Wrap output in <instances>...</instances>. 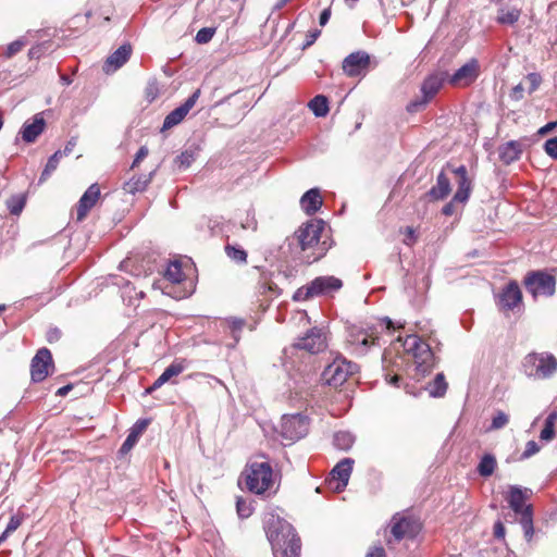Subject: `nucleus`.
<instances>
[{
  "instance_id": "27",
  "label": "nucleus",
  "mask_w": 557,
  "mask_h": 557,
  "mask_svg": "<svg viewBox=\"0 0 557 557\" xmlns=\"http://www.w3.org/2000/svg\"><path fill=\"white\" fill-rule=\"evenodd\" d=\"M148 424L149 420L147 419H139L134 423V425L129 430L128 435L126 436L125 441L123 442L120 448L121 454L128 453L135 446V444L138 442L140 434L146 430Z\"/></svg>"
},
{
  "instance_id": "28",
  "label": "nucleus",
  "mask_w": 557,
  "mask_h": 557,
  "mask_svg": "<svg viewBox=\"0 0 557 557\" xmlns=\"http://www.w3.org/2000/svg\"><path fill=\"white\" fill-rule=\"evenodd\" d=\"M156 170L150 171L147 174H140L138 176H133L127 182L124 183L123 189L127 194L135 195L136 193H141L146 190L148 185L150 184Z\"/></svg>"
},
{
  "instance_id": "30",
  "label": "nucleus",
  "mask_w": 557,
  "mask_h": 557,
  "mask_svg": "<svg viewBox=\"0 0 557 557\" xmlns=\"http://www.w3.org/2000/svg\"><path fill=\"white\" fill-rule=\"evenodd\" d=\"M497 467L496 458L493 454L486 453L480 459L476 471L483 478L491 476Z\"/></svg>"
},
{
  "instance_id": "64",
  "label": "nucleus",
  "mask_w": 557,
  "mask_h": 557,
  "mask_svg": "<svg viewBox=\"0 0 557 557\" xmlns=\"http://www.w3.org/2000/svg\"><path fill=\"white\" fill-rule=\"evenodd\" d=\"M47 337H48V342H50V343L57 342L61 337V332L57 327L55 329H51V330H49V332L47 334Z\"/></svg>"
},
{
  "instance_id": "1",
  "label": "nucleus",
  "mask_w": 557,
  "mask_h": 557,
  "mask_svg": "<svg viewBox=\"0 0 557 557\" xmlns=\"http://www.w3.org/2000/svg\"><path fill=\"white\" fill-rule=\"evenodd\" d=\"M263 528L275 557H299L301 541L295 528L274 512H267Z\"/></svg>"
},
{
  "instance_id": "43",
  "label": "nucleus",
  "mask_w": 557,
  "mask_h": 557,
  "mask_svg": "<svg viewBox=\"0 0 557 557\" xmlns=\"http://www.w3.org/2000/svg\"><path fill=\"white\" fill-rule=\"evenodd\" d=\"M214 34H215V28L202 27L197 32L195 39L198 44H207L212 39Z\"/></svg>"
},
{
  "instance_id": "62",
  "label": "nucleus",
  "mask_w": 557,
  "mask_h": 557,
  "mask_svg": "<svg viewBox=\"0 0 557 557\" xmlns=\"http://www.w3.org/2000/svg\"><path fill=\"white\" fill-rule=\"evenodd\" d=\"M330 17H331V8H326V9H324V10L321 12V14H320V16H319V24H320L321 26L326 25V24H327V22H329V20H330Z\"/></svg>"
},
{
  "instance_id": "39",
  "label": "nucleus",
  "mask_w": 557,
  "mask_h": 557,
  "mask_svg": "<svg viewBox=\"0 0 557 557\" xmlns=\"http://www.w3.org/2000/svg\"><path fill=\"white\" fill-rule=\"evenodd\" d=\"M227 322L231 329L232 337L234 338V343L230 344L228 347L234 348L240 339V332L245 326V320L232 317L227 320Z\"/></svg>"
},
{
  "instance_id": "55",
  "label": "nucleus",
  "mask_w": 557,
  "mask_h": 557,
  "mask_svg": "<svg viewBox=\"0 0 557 557\" xmlns=\"http://www.w3.org/2000/svg\"><path fill=\"white\" fill-rule=\"evenodd\" d=\"M505 534H506V530H505L504 523L500 520H497L494 523V536H495V539L504 541L505 540Z\"/></svg>"
},
{
  "instance_id": "2",
  "label": "nucleus",
  "mask_w": 557,
  "mask_h": 557,
  "mask_svg": "<svg viewBox=\"0 0 557 557\" xmlns=\"http://www.w3.org/2000/svg\"><path fill=\"white\" fill-rule=\"evenodd\" d=\"M325 222L321 219H311L295 232V239L301 252L302 260L309 264L320 260L327 251L326 242H321Z\"/></svg>"
},
{
  "instance_id": "6",
  "label": "nucleus",
  "mask_w": 557,
  "mask_h": 557,
  "mask_svg": "<svg viewBox=\"0 0 557 557\" xmlns=\"http://www.w3.org/2000/svg\"><path fill=\"white\" fill-rule=\"evenodd\" d=\"M523 368L529 376L548 379L557 371V359L549 352H532L525 356Z\"/></svg>"
},
{
  "instance_id": "34",
  "label": "nucleus",
  "mask_w": 557,
  "mask_h": 557,
  "mask_svg": "<svg viewBox=\"0 0 557 557\" xmlns=\"http://www.w3.org/2000/svg\"><path fill=\"white\" fill-rule=\"evenodd\" d=\"M355 443V436L348 431H338L333 436V445L341 450H349Z\"/></svg>"
},
{
  "instance_id": "22",
  "label": "nucleus",
  "mask_w": 557,
  "mask_h": 557,
  "mask_svg": "<svg viewBox=\"0 0 557 557\" xmlns=\"http://www.w3.org/2000/svg\"><path fill=\"white\" fill-rule=\"evenodd\" d=\"M46 121L41 114L34 115L32 122L26 121L20 129L22 139L27 143H34L37 137L45 131Z\"/></svg>"
},
{
  "instance_id": "57",
  "label": "nucleus",
  "mask_w": 557,
  "mask_h": 557,
  "mask_svg": "<svg viewBox=\"0 0 557 557\" xmlns=\"http://www.w3.org/2000/svg\"><path fill=\"white\" fill-rule=\"evenodd\" d=\"M356 342H357V345H358L357 351L360 352V354H364L368 350V348L370 347V344H371L370 339L366 335H363L362 338H360V339L357 338Z\"/></svg>"
},
{
  "instance_id": "56",
  "label": "nucleus",
  "mask_w": 557,
  "mask_h": 557,
  "mask_svg": "<svg viewBox=\"0 0 557 557\" xmlns=\"http://www.w3.org/2000/svg\"><path fill=\"white\" fill-rule=\"evenodd\" d=\"M524 88L521 84L516 85L510 91V99L513 101H519L523 98Z\"/></svg>"
},
{
  "instance_id": "47",
  "label": "nucleus",
  "mask_w": 557,
  "mask_h": 557,
  "mask_svg": "<svg viewBox=\"0 0 557 557\" xmlns=\"http://www.w3.org/2000/svg\"><path fill=\"white\" fill-rule=\"evenodd\" d=\"M555 426L549 423H544V428L540 433V440L543 442H550L555 437Z\"/></svg>"
},
{
  "instance_id": "5",
  "label": "nucleus",
  "mask_w": 557,
  "mask_h": 557,
  "mask_svg": "<svg viewBox=\"0 0 557 557\" xmlns=\"http://www.w3.org/2000/svg\"><path fill=\"white\" fill-rule=\"evenodd\" d=\"M556 277L546 271H530L523 278V285L534 299L539 297H552L556 292Z\"/></svg>"
},
{
  "instance_id": "35",
  "label": "nucleus",
  "mask_w": 557,
  "mask_h": 557,
  "mask_svg": "<svg viewBox=\"0 0 557 557\" xmlns=\"http://www.w3.org/2000/svg\"><path fill=\"white\" fill-rule=\"evenodd\" d=\"M164 276L168 281L174 284H178L184 280V273L180 261H171L164 272Z\"/></svg>"
},
{
  "instance_id": "12",
  "label": "nucleus",
  "mask_w": 557,
  "mask_h": 557,
  "mask_svg": "<svg viewBox=\"0 0 557 557\" xmlns=\"http://www.w3.org/2000/svg\"><path fill=\"white\" fill-rule=\"evenodd\" d=\"M326 336L323 329L312 327L305 336L299 337L295 343V347L304 349L310 354H319L326 348Z\"/></svg>"
},
{
  "instance_id": "11",
  "label": "nucleus",
  "mask_w": 557,
  "mask_h": 557,
  "mask_svg": "<svg viewBox=\"0 0 557 557\" xmlns=\"http://www.w3.org/2000/svg\"><path fill=\"white\" fill-rule=\"evenodd\" d=\"M479 76V61L475 58H472L448 77V83L453 86L467 87L473 84Z\"/></svg>"
},
{
  "instance_id": "31",
  "label": "nucleus",
  "mask_w": 557,
  "mask_h": 557,
  "mask_svg": "<svg viewBox=\"0 0 557 557\" xmlns=\"http://www.w3.org/2000/svg\"><path fill=\"white\" fill-rule=\"evenodd\" d=\"M431 397H443L447 391V382L443 373H437L434 380L426 386Z\"/></svg>"
},
{
  "instance_id": "20",
  "label": "nucleus",
  "mask_w": 557,
  "mask_h": 557,
  "mask_svg": "<svg viewBox=\"0 0 557 557\" xmlns=\"http://www.w3.org/2000/svg\"><path fill=\"white\" fill-rule=\"evenodd\" d=\"M100 197V188L98 184H91L86 191L83 194L77 203V220L83 221L89 210L96 205Z\"/></svg>"
},
{
  "instance_id": "26",
  "label": "nucleus",
  "mask_w": 557,
  "mask_h": 557,
  "mask_svg": "<svg viewBox=\"0 0 557 557\" xmlns=\"http://www.w3.org/2000/svg\"><path fill=\"white\" fill-rule=\"evenodd\" d=\"M522 154L521 144L517 140H510L498 148L499 160L509 165L520 159Z\"/></svg>"
},
{
  "instance_id": "45",
  "label": "nucleus",
  "mask_w": 557,
  "mask_h": 557,
  "mask_svg": "<svg viewBox=\"0 0 557 557\" xmlns=\"http://www.w3.org/2000/svg\"><path fill=\"white\" fill-rule=\"evenodd\" d=\"M541 449L540 445L535 441H529L525 445L524 451L520 456V460H525L539 453Z\"/></svg>"
},
{
  "instance_id": "33",
  "label": "nucleus",
  "mask_w": 557,
  "mask_h": 557,
  "mask_svg": "<svg viewBox=\"0 0 557 557\" xmlns=\"http://www.w3.org/2000/svg\"><path fill=\"white\" fill-rule=\"evenodd\" d=\"M309 108L317 117H323L329 113V99L323 95H317L309 101Z\"/></svg>"
},
{
  "instance_id": "51",
  "label": "nucleus",
  "mask_w": 557,
  "mask_h": 557,
  "mask_svg": "<svg viewBox=\"0 0 557 557\" xmlns=\"http://www.w3.org/2000/svg\"><path fill=\"white\" fill-rule=\"evenodd\" d=\"M527 78L530 82V90H529V92L532 94L541 85L542 77H541V75L539 73H529Z\"/></svg>"
},
{
  "instance_id": "52",
  "label": "nucleus",
  "mask_w": 557,
  "mask_h": 557,
  "mask_svg": "<svg viewBox=\"0 0 557 557\" xmlns=\"http://www.w3.org/2000/svg\"><path fill=\"white\" fill-rule=\"evenodd\" d=\"M45 53V44H39V45H36L34 47H32L29 50H28V57L29 59L34 60H38L42 57V54Z\"/></svg>"
},
{
  "instance_id": "58",
  "label": "nucleus",
  "mask_w": 557,
  "mask_h": 557,
  "mask_svg": "<svg viewBox=\"0 0 557 557\" xmlns=\"http://www.w3.org/2000/svg\"><path fill=\"white\" fill-rule=\"evenodd\" d=\"M447 168L450 169L451 173H454L458 178H466L468 177V170L466 165H459L457 168H453L449 164H447Z\"/></svg>"
},
{
  "instance_id": "15",
  "label": "nucleus",
  "mask_w": 557,
  "mask_h": 557,
  "mask_svg": "<svg viewBox=\"0 0 557 557\" xmlns=\"http://www.w3.org/2000/svg\"><path fill=\"white\" fill-rule=\"evenodd\" d=\"M522 301V293L517 281L506 284L497 296L496 302L502 310H513Z\"/></svg>"
},
{
  "instance_id": "63",
  "label": "nucleus",
  "mask_w": 557,
  "mask_h": 557,
  "mask_svg": "<svg viewBox=\"0 0 557 557\" xmlns=\"http://www.w3.org/2000/svg\"><path fill=\"white\" fill-rule=\"evenodd\" d=\"M75 146H76V139H75V138H71V139L66 143V145H65L64 149H63V150H61V152H62V157H65V156L71 154Z\"/></svg>"
},
{
  "instance_id": "50",
  "label": "nucleus",
  "mask_w": 557,
  "mask_h": 557,
  "mask_svg": "<svg viewBox=\"0 0 557 557\" xmlns=\"http://www.w3.org/2000/svg\"><path fill=\"white\" fill-rule=\"evenodd\" d=\"M430 100H426L425 96L422 95L421 99L413 100L408 103L407 111L410 113L418 112L420 109L426 106Z\"/></svg>"
},
{
  "instance_id": "46",
  "label": "nucleus",
  "mask_w": 557,
  "mask_h": 557,
  "mask_svg": "<svg viewBox=\"0 0 557 557\" xmlns=\"http://www.w3.org/2000/svg\"><path fill=\"white\" fill-rule=\"evenodd\" d=\"M544 151L552 159L557 160V136L547 139L544 144Z\"/></svg>"
},
{
  "instance_id": "14",
  "label": "nucleus",
  "mask_w": 557,
  "mask_h": 557,
  "mask_svg": "<svg viewBox=\"0 0 557 557\" xmlns=\"http://www.w3.org/2000/svg\"><path fill=\"white\" fill-rule=\"evenodd\" d=\"M200 89H196L181 106L172 110L163 121L161 131L170 129L178 125L194 108L200 97Z\"/></svg>"
},
{
  "instance_id": "23",
  "label": "nucleus",
  "mask_w": 557,
  "mask_h": 557,
  "mask_svg": "<svg viewBox=\"0 0 557 557\" xmlns=\"http://www.w3.org/2000/svg\"><path fill=\"white\" fill-rule=\"evenodd\" d=\"M451 191L450 180L444 170L437 174L436 184L426 193L430 200L438 201L445 199Z\"/></svg>"
},
{
  "instance_id": "38",
  "label": "nucleus",
  "mask_w": 557,
  "mask_h": 557,
  "mask_svg": "<svg viewBox=\"0 0 557 557\" xmlns=\"http://www.w3.org/2000/svg\"><path fill=\"white\" fill-rule=\"evenodd\" d=\"M226 256L236 263H246L247 262V252L244 248L238 245L227 244L225 246Z\"/></svg>"
},
{
  "instance_id": "18",
  "label": "nucleus",
  "mask_w": 557,
  "mask_h": 557,
  "mask_svg": "<svg viewBox=\"0 0 557 557\" xmlns=\"http://www.w3.org/2000/svg\"><path fill=\"white\" fill-rule=\"evenodd\" d=\"M354 463H355L354 459L344 458L339 462H337L335 465V467L332 469V471L330 473L331 474L330 484H332L333 481L336 482V484L334 486L335 491L342 492L346 488V486L348 485L349 479H350V474L352 472Z\"/></svg>"
},
{
  "instance_id": "32",
  "label": "nucleus",
  "mask_w": 557,
  "mask_h": 557,
  "mask_svg": "<svg viewBox=\"0 0 557 557\" xmlns=\"http://www.w3.org/2000/svg\"><path fill=\"white\" fill-rule=\"evenodd\" d=\"M457 190L454 195V201L466 203L472 190V182L469 177L457 180Z\"/></svg>"
},
{
  "instance_id": "48",
  "label": "nucleus",
  "mask_w": 557,
  "mask_h": 557,
  "mask_svg": "<svg viewBox=\"0 0 557 557\" xmlns=\"http://www.w3.org/2000/svg\"><path fill=\"white\" fill-rule=\"evenodd\" d=\"M309 292H310V290H309V283H308L307 285H305V286H302V287L298 288V289L295 292V294H294V296H293V299H294L295 301H304V300H307V299H309V298L314 297V295H313V294H311V293H309Z\"/></svg>"
},
{
  "instance_id": "54",
  "label": "nucleus",
  "mask_w": 557,
  "mask_h": 557,
  "mask_svg": "<svg viewBox=\"0 0 557 557\" xmlns=\"http://www.w3.org/2000/svg\"><path fill=\"white\" fill-rule=\"evenodd\" d=\"M320 34H321V32L319 29H313V30L309 32L306 36L305 42L302 44V49H307L310 46H312L314 44V41L318 39V37L320 36Z\"/></svg>"
},
{
  "instance_id": "44",
  "label": "nucleus",
  "mask_w": 557,
  "mask_h": 557,
  "mask_svg": "<svg viewBox=\"0 0 557 557\" xmlns=\"http://www.w3.org/2000/svg\"><path fill=\"white\" fill-rule=\"evenodd\" d=\"M508 416L503 411H498L492 419L491 429H502L508 423Z\"/></svg>"
},
{
  "instance_id": "8",
  "label": "nucleus",
  "mask_w": 557,
  "mask_h": 557,
  "mask_svg": "<svg viewBox=\"0 0 557 557\" xmlns=\"http://www.w3.org/2000/svg\"><path fill=\"white\" fill-rule=\"evenodd\" d=\"M358 371V364L337 357L322 372L323 381L330 386H341L347 379Z\"/></svg>"
},
{
  "instance_id": "10",
  "label": "nucleus",
  "mask_w": 557,
  "mask_h": 557,
  "mask_svg": "<svg viewBox=\"0 0 557 557\" xmlns=\"http://www.w3.org/2000/svg\"><path fill=\"white\" fill-rule=\"evenodd\" d=\"M53 359L51 351L44 347L38 349L36 355L30 361V379L34 383H40L50 373V369H53Z\"/></svg>"
},
{
  "instance_id": "42",
  "label": "nucleus",
  "mask_w": 557,
  "mask_h": 557,
  "mask_svg": "<svg viewBox=\"0 0 557 557\" xmlns=\"http://www.w3.org/2000/svg\"><path fill=\"white\" fill-rule=\"evenodd\" d=\"M26 44L27 39L25 37H21L9 44L4 52L5 58L10 59L18 53L26 46Z\"/></svg>"
},
{
  "instance_id": "7",
  "label": "nucleus",
  "mask_w": 557,
  "mask_h": 557,
  "mask_svg": "<svg viewBox=\"0 0 557 557\" xmlns=\"http://www.w3.org/2000/svg\"><path fill=\"white\" fill-rule=\"evenodd\" d=\"M405 348L416 359V370L419 374L425 375L433 367V352L430 346L421 341L418 335H409L405 339Z\"/></svg>"
},
{
  "instance_id": "17",
  "label": "nucleus",
  "mask_w": 557,
  "mask_h": 557,
  "mask_svg": "<svg viewBox=\"0 0 557 557\" xmlns=\"http://www.w3.org/2000/svg\"><path fill=\"white\" fill-rule=\"evenodd\" d=\"M420 531V524L408 517L396 518L394 517L391 525V533L395 537L396 541H401L403 539H413Z\"/></svg>"
},
{
  "instance_id": "19",
  "label": "nucleus",
  "mask_w": 557,
  "mask_h": 557,
  "mask_svg": "<svg viewBox=\"0 0 557 557\" xmlns=\"http://www.w3.org/2000/svg\"><path fill=\"white\" fill-rule=\"evenodd\" d=\"M188 367V361L186 359H175L169 367L164 369L162 374L152 383L150 387L147 388V393H152L156 389L160 388L163 384L169 382L173 376H177L183 371H185Z\"/></svg>"
},
{
  "instance_id": "49",
  "label": "nucleus",
  "mask_w": 557,
  "mask_h": 557,
  "mask_svg": "<svg viewBox=\"0 0 557 557\" xmlns=\"http://www.w3.org/2000/svg\"><path fill=\"white\" fill-rule=\"evenodd\" d=\"M22 524V518L18 516H12L7 524L5 530L2 534H7V537L14 532Z\"/></svg>"
},
{
  "instance_id": "16",
  "label": "nucleus",
  "mask_w": 557,
  "mask_h": 557,
  "mask_svg": "<svg viewBox=\"0 0 557 557\" xmlns=\"http://www.w3.org/2000/svg\"><path fill=\"white\" fill-rule=\"evenodd\" d=\"M343 287L341 278L333 275L318 276L309 283V293L314 297L327 296Z\"/></svg>"
},
{
  "instance_id": "9",
  "label": "nucleus",
  "mask_w": 557,
  "mask_h": 557,
  "mask_svg": "<svg viewBox=\"0 0 557 557\" xmlns=\"http://www.w3.org/2000/svg\"><path fill=\"white\" fill-rule=\"evenodd\" d=\"M309 431V418L302 413L284 414L281 421L280 434L290 443L305 437Z\"/></svg>"
},
{
  "instance_id": "37",
  "label": "nucleus",
  "mask_w": 557,
  "mask_h": 557,
  "mask_svg": "<svg viewBox=\"0 0 557 557\" xmlns=\"http://www.w3.org/2000/svg\"><path fill=\"white\" fill-rule=\"evenodd\" d=\"M26 205V196L13 195L7 200V208L12 215H20Z\"/></svg>"
},
{
  "instance_id": "3",
  "label": "nucleus",
  "mask_w": 557,
  "mask_h": 557,
  "mask_svg": "<svg viewBox=\"0 0 557 557\" xmlns=\"http://www.w3.org/2000/svg\"><path fill=\"white\" fill-rule=\"evenodd\" d=\"M238 485L252 494L270 496L274 485L271 465L265 461L248 463L238 479Z\"/></svg>"
},
{
  "instance_id": "59",
  "label": "nucleus",
  "mask_w": 557,
  "mask_h": 557,
  "mask_svg": "<svg viewBox=\"0 0 557 557\" xmlns=\"http://www.w3.org/2000/svg\"><path fill=\"white\" fill-rule=\"evenodd\" d=\"M366 557H386V554L382 546H374L367 553Z\"/></svg>"
},
{
  "instance_id": "25",
  "label": "nucleus",
  "mask_w": 557,
  "mask_h": 557,
  "mask_svg": "<svg viewBox=\"0 0 557 557\" xmlns=\"http://www.w3.org/2000/svg\"><path fill=\"white\" fill-rule=\"evenodd\" d=\"M322 203L323 201L319 188L307 190L300 198V207L308 215L318 212Z\"/></svg>"
},
{
  "instance_id": "61",
  "label": "nucleus",
  "mask_w": 557,
  "mask_h": 557,
  "mask_svg": "<svg viewBox=\"0 0 557 557\" xmlns=\"http://www.w3.org/2000/svg\"><path fill=\"white\" fill-rule=\"evenodd\" d=\"M555 127H557V121L548 122L537 131V134L544 136L552 132Z\"/></svg>"
},
{
  "instance_id": "60",
  "label": "nucleus",
  "mask_w": 557,
  "mask_h": 557,
  "mask_svg": "<svg viewBox=\"0 0 557 557\" xmlns=\"http://www.w3.org/2000/svg\"><path fill=\"white\" fill-rule=\"evenodd\" d=\"M457 201H454V198L447 202L446 205H444V207L442 208V213L446 216H450L455 213V203Z\"/></svg>"
},
{
  "instance_id": "40",
  "label": "nucleus",
  "mask_w": 557,
  "mask_h": 557,
  "mask_svg": "<svg viewBox=\"0 0 557 557\" xmlns=\"http://www.w3.org/2000/svg\"><path fill=\"white\" fill-rule=\"evenodd\" d=\"M236 511L240 519H246V518L250 517L253 512V507H252L251 502L244 499L243 497H237Z\"/></svg>"
},
{
  "instance_id": "13",
  "label": "nucleus",
  "mask_w": 557,
  "mask_h": 557,
  "mask_svg": "<svg viewBox=\"0 0 557 557\" xmlns=\"http://www.w3.org/2000/svg\"><path fill=\"white\" fill-rule=\"evenodd\" d=\"M370 65L368 52L359 50L348 54L342 62V69L348 77L364 75Z\"/></svg>"
},
{
  "instance_id": "21",
  "label": "nucleus",
  "mask_w": 557,
  "mask_h": 557,
  "mask_svg": "<svg viewBox=\"0 0 557 557\" xmlns=\"http://www.w3.org/2000/svg\"><path fill=\"white\" fill-rule=\"evenodd\" d=\"M132 45L126 42L120 46L115 51H113L106 60L104 71L107 73L111 71H116L122 67L132 55Z\"/></svg>"
},
{
  "instance_id": "36",
  "label": "nucleus",
  "mask_w": 557,
  "mask_h": 557,
  "mask_svg": "<svg viewBox=\"0 0 557 557\" xmlns=\"http://www.w3.org/2000/svg\"><path fill=\"white\" fill-rule=\"evenodd\" d=\"M62 158L63 157L61 150H57L52 156L49 157L39 177V184L44 183L57 170Z\"/></svg>"
},
{
  "instance_id": "29",
  "label": "nucleus",
  "mask_w": 557,
  "mask_h": 557,
  "mask_svg": "<svg viewBox=\"0 0 557 557\" xmlns=\"http://www.w3.org/2000/svg\"><path fill=\"white\" fill-rule=\"evenodd\" d=\"M521 16V9L509 3L502 5L497 10L496 22L500 25H513Z\"/></svg>"
},
{
  "instance_id": "4",
  "label": "nucleus",
  "mask_w": 557,
  "mask_h": 557,
  "mask_svg": "<svg viewBox=\"0 0 557 557\" xmlns=\"http://www.w3.org/2000/svg\"><path fill=\"white\" fill-rule=\"evenodd\" d=\"M528 488H522L518 485H512L509 488L507 502L509 507L516 515H520L519 523L523 531V536L528 543H530L534 535L533 524V507L532 505H525L524 502L528 498Z\"/></svg>"
},
{
  "instance_id": "24",
  "label": "nucleus",
  "mask_w": 557,
  "mask_h": 557,
  "mask_svg": "<svg viewBox=\"0 0 557 557\" xmlns=\"http://www.w3.org/2000/svg\"><path fill=\"white\" fill-rule=\"evenodd\" d=\"M445 76L446 73L435 72L425 77L421 85V92L426 100H431L440 91L445 82Z\"/></svg>"
},
{
  "instance_id": "53",
  "label": "nucleus",
  "mask_w": 557,
  "mask_h": 557,
  "mask_svg": "<svg viewBox=\"0 0 557 557\" xmlns=\"http://www.w3.org/2000/svg\"><path fill=\"white\" fill-rule=\"evenodd\" d=\"M148 148L146 146H141L135 154L131 169L136 168L148 156Z\"/></svg>"
},
{
  "instance_id": "41",
  "label": "nucleus",
  "mask_w": 557,
  "mask_h": 557,
  "mask_svg": "<svg viewBox=\"0 0 557 557\" xmlns=\"http://www.w3.org/2000/svg\"><path fill=\"white\" fill-rule=\"evenodd\" d=\"M196 159V152L194 150H184L175 159V163L180 169H187Z\"/></svg>"
}]
</instances>
